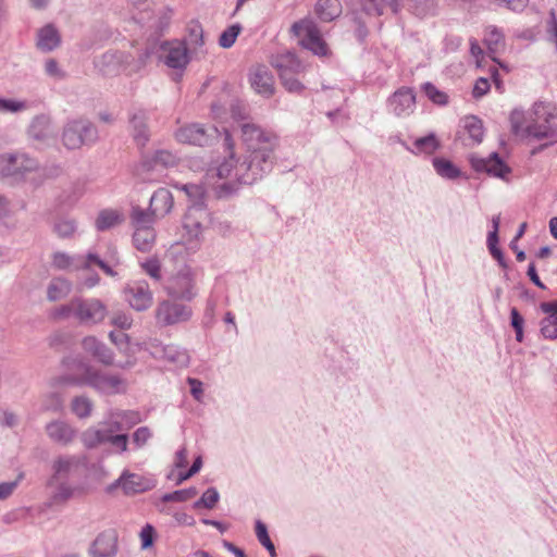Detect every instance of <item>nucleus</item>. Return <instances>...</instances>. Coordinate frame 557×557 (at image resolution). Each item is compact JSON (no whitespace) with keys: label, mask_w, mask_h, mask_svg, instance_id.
Listing matches in <instances>:
<instances>
[{"label":"nucleus","mask_w":557,"mask_h":557,"mask_svg":"<svg viewBox=\"0 0 557 557\" xmlns=\"http://www.w3.org/2000/svg\"><path fill=\"white\" fill-rule=\"evenodd\" d=\"M245 154L239 161L234 153L210 166L206 173V182L219 196L231 194L238 184H253L272 171L275 161L277 137L253 123L240 125Z\"/></svg>","instance_id":"obj_1"},{"label":"nucleus","mask_w":557,"mask_h":557,"mask_svg":"<svg viewBox=\"0 0 557 557\" xmlns=\"http://www.w3.org/2000/svg\"><path fill=\"white\" fill-rule=\"evenodd\" d=\"M51 385H87L104 395L123 394L127 389V381L122 375L106 372L89 364L85 366L81 376L55 377L51 381Z\"/></svg>","instance_id":"obj_2"},{"label":"nucleus","mask_w":557,"mask_h":557,"mask_svg":"<svg viewBox=\"0 0 557 557\" xmlns=\"http://www.w3.org/2000/svg\"><path fill=\"white\" fill-rule=\"evenodd\" d=\"M290 32L299 38L302 48L311 51L318 57H326L330 53L327 44L324 41L317 23L311 16H306L295 22Z\"/></svg>","instance_id":"obj_3"},{"label":"nucleus","mask_w":557,"mask_h":557,"mask_svg":"<svg viewBox=\"0 0 557 557\" xmlns=\"http://www.w3.org/2000/svg\"><path fill=\"white\" fill-rule=\"evenodd\" d=\"M134 227L133 245L141 252H149L156 243L154 220L152 215L139 207H135L131 214Z\"/></svg>","instance_id":"obj_4"},{"label":"nucleus","mask_w":557,"mask_h":557,"mask_svg":"<svg viewBox=\"0 0 557 557\" xmlns=\"http://www.w3.org/2000/svg\"><path fill=\"white\" fill-rule=\"evenodd\" d=\"M529 124L525 134L536 139L554 138L557 136V124L555 115L548 104L535 103L529 113Z\"/></svg>","instance_id":"obj_5"},{"label":"nucleus","mask_w":557,"mask_h":557,"mask_svg":"<svg viewBox=\"0 0 557 557\" xmlns=\"http://www.w3.org/2000/svg\"><path fill=\"white\" fill-rule=\"evenodd\" d=\"M98 139L97 127L86 119L69 121L63 128L62 143L67 149H78Z\"/></svg>","instance_id":"obj_6"},{"label":"nucleus","mask_w":557,"mask_h":557,"mask_svg":"<svg viewBox=\"0 0 557 557\" xmlns=\"http://www.w3.org/2000/svg\"><path fill=\"white\" fill-rule=\"evenodd\" d=\"M76 320L83 325H97L108 315L107 306L98 298L76 297Z\"/></svg>","instance_id":"obj_7"},{"label":"nucleus","mask_w":557,"mask_h":557,"mask_svg":"<svg viewBox=\"0 0 557 557\" xmlns=\"http://www.w3.org/2000/svg\"><path fill=\"white\" fill-rule=\"evenodd\" d=\"M191 314L189 306L169 299L160 301L156 309V320L162 326L186 322Z\"/></svg>","instance_id":"obj_8"},{"label":"nucleus","mask_w":557,"mask_h":557,"mask_svg":"<svg viewBox=\"0 0 557 557\" xmlns=\"http://www.w3.org/2000/svg\"><path fill=\"white\" fill-rule=\"evenodd\" d=\"M416 92L412 88L403 86L395 90L386 100L387 112L398 119L410 116L417 106Z\"/></svg>","instance_id":"obj_9"},{"label":"nucleus","mask_w":557,"mask_h":557,"mask_svg":"<svg viewBox=\"0 0 557 557\" xmlns=\"http://www.w3.org/2000/svg\"><path fill=\"white\" fill-rule=\"evenodd\" d=\"M470 164L475 172L486 173L490 176L508 181L511 173L510 166L498 156L497 152H492L488 157L483 158L475 153L469 158Z\"/></svg>","instance_id":"obj_10"},{"label":"nucleus","mask_w":557,"mask_h":557,"mask_svg":"<svg viewBox=\"0 0 557 557\" xmlns=\"http://www.w3.org/2000/svg\"><path fill=\"white\" fill-rule=\"evenodd\" d=\"M218 136V128L210 126L205 127L198 123H191L180 127L175 132V138L183 144L195 146H208Z\"/></svg>","instance_id":"obj_11"},{"label":"nucleus","mask_w":557,"mask_h":557,"mask_svg":"<svg viewBox=\"0 0 557 557\" xmlns=\"http://www.w3.org/2000/svg\"><path fill=\"white\" fill-rule=\"evenodd\" d=\"M124 297L129 306L136 311L149 309L153 301V294L145 280H134L124 287Z\"/></svg>","instance_id":"obj_12"},{"label":"nucleus","mask_w":557,"mask_h":557,"mask_svg":"<svg viewBox=\"0 0 557 557\" xmlns=\"http://www.w3.org/2000/svg\"><path fill=\"white\" fill-rule=\"evenodd\" d=\"M149 352L154 359L166 361L173 367L184 368L189 363L187 350L177 345H164L159 341H153L149 344Z\"/></svg>","instance_id":"obj_13"},{"label":"nucleus","mask_w":557,"mask_h":557,"mask_svg":"<svg viewBox=\"0 0 557 557\" xmlns=\"http://www.w3.org/2000/svg\"><path fill=\"white\" fill-rule=\"evenodd\" d=\"M86 462L85 456L78 455H60L55 457L51 465L52 475L49 479V486L55 482L66 480L73 475Z\"/></svg>","instance_id":"obj_14"},{"label":"nucleus","mask_w":557,"mask_h":557,"mask_svg":"<svg viewBox=\"0 0 557 557\" xmlns=\"http://www.w3.org/2000/svg\"><path fill=\"white\" fill-rule=\"evenodd\" d=\"M169 296L181 299L191 300L196 293L194 290V277L190 269L184 268L177 274L172 276L166 285Z\"/></svg>","instance_id":"obj_15"},{"label":"nucleus","mask_w":557,"mask_h":557,"mask_svg":"<svg viewBox=\"0 0 557 557\" xmlns=\"http://www.w3.org/2000/svg\"><path fill=\"white\" fill-rule=\"evenodd\" d=\"M112 486H120L124 494L134 495L153 488L156 486V481L152 478L124 470Z\"/></svg>","instance_id":"obj_16"},{"label":"nucleus","mask_w":557,"mask_h":557,"mask_svg":"<svg viewBox=\"0 0 557 557\" xmlns=\"http://www.w3.org/2000/svg\"><path fill=\"white\" fill-rule=\"evenodd\" d=\"M128 59V52L107 51L95 60V66L104 76H115L120 73L125 74V62Z\"/></svg>","instance_id":"obj_17"},{"label":"nucleus","mask_w":557,"mask_h":557,"mask_svg":"<svg viewBox=\"0 0 557 557\" xmlns=\"http://www.w3.org/2000/svg\"><path fill=\"white\" fill-rule=\"evenodd\" d=\"M117 532L113 529L106 530L98 534L94 540L89 554L91 557H116L117 546Z\"/></svg>","instance_id":"obj_18"},{"label":"nucleus","mask_w":557,"mask_h":557,"mask_svg":"<svg viewBox=\"0 0 557 557\" xmlns=\"http://www.w3.org/2000/svg\"><path fill=\"white\" fill-rule=\"evenodd\" d=\"M161 60L163 63L174 70H183L188 64L187 48L183 42H166L162 46Z\"/></svg>","instance_id":"obj_19"},{"label":"nucleus","mask_w":557,"mask_h":557,"mask_svg":"<svg viewBox=\"0 0 557 557\" xmlns=\"http://www.w3.org/2000/svg\"><path fill=\"white\" fill-rule=\"evenodd\" d=\"M48 437L61 446H69L74 442L77 430L63 420H53L46 425Z\"/></svg>","instance_id":"obj_20"},{"label":"nucleus","mask_w":557,"mask_h":557,"mask_svg":"<svg viewBox=\"0 0 557 557\" xmlns=\"http://www.w3.org/2000/svg\"><path fill=\"white\" fill-rule=\"evenodd\" d=\"M250 85L262 97L270 98L274 94V79L265 66H257L250 73Z\"/></svg>","instance_id":"obj_21"},{"label":"nucleus","mask_w":557,"mask_h":557,"mask_svg":"<svg viewBox=\"0 0 557 557\" xmlns=\"http://www.w3.org/2000/svg\"><path fill=\"white\" fill-rule=\"evenodd\" d=\"M83 349L104 366H112L114 360L113 351L95 336H86L82 341Z\"/></svg>","instance_id":"obj_22"},{"label":"nucleus","mask_w":557,"mask_h":557,"mask_svg":"<svg viewBox=\"0 0 557 557\" xmlns=\"http://www.w3.org/2000/svg\"><path fill=\"white\" fill-rule=\"evenodd\" d=\"M541 310L547 315L542 319L541 334L545 339L557 338V301L542 302L540 305Z\"/></svg>","instance_id":"obj_23"},{"label":"nucleus","mask_w":557,"mask_h":557,"mask_svg":"<svg viewBox=\"0 0 557 557\" xmlns=\"http://www.w3.org/2000/svg\"><path fill=\"white\" fill-rule=\"evenodd\" d=\"M173 207V196L170 190L165 188H159L153 193L150 199L149 214L152 219L162 218L168 214Z\"/></svg>","instance_id":"obj_24"},{"label":"nucleus","mask_w":557,"mask_h":557,"mask_svg":"<svg viewBox=\"0 0 557 557\" xmlns=\"http://www.w3.org/2000/svg\"><path fill=\"white\" fill-rule=\"evenodd\" d=\"M401 146L413 154H433L441 147V143L434 133L414 139L412 147L406 141H401Z\"/></svg>","instance_id":"obj_25"},{"label":"nucleus","mask_w":557,"mask_h":557,"mask_svg":"<svg viewBox=\"0 0 557 557\" xmlns=\"http://www.w3.org/2000/svg\"><path fill=\"white\" fill-rule=\"evenodd\" d=\"M273 65L278 74H300L305 71V65L296 54L290 51L277 54L273 60Z\"/></svg>","instance_id":"obj_26"},{"label":"nucleus","mask_w":557,"mask_h":557,"mask_svg":"<svg viewBox=\"0 0 557 557\" xmlns=\"http://www.w3.org/2000/svg\"><path fill=\"white\" fill-rule=\"evenodd\" d=\"M129 124L135 143L140 147L146 146L150 137L146 113L144 111L133 113L129 117Z\"/></svg>","instance_id":"obj_27"},{"label":"nucleus","mask_w":557,"mask_h":557,"mask_svg":"<svg viewBox=\"0 0 557 557\" xmlns=\"http://www.w3.org/2000/svg\"><path fill=\"white\" fill-rule=\"evenodd\" d=\"M207 216L203 208L190 206L184 219V228L187 231L190 238L199 239L202 233L203 225L199 218Z\"/></svg>","instance_id":"obj_28"},{"label":"nucleus","mask_w":557,"mask_h":557,"mask_svg":"<svg viewBox=\"0 0 557 557\" xmlns=\"http://www.w3.org/2000/svg\"><path fill=\"white\" fill-rule=\"evenodd\" d=\"M61 44V37L58 32V29L51 25L48 24L39 29L38 36H37V47L41 51H52L57 47H59Z\"/></svg>","instance_id":"obj_29"},{"label":"nucleus","mask_w":557,"mask_h":557,"mask_svg":"<svg viewBox=\"0 0 557 557\" xmlns=\"http://www.w3.org/2000/svg\"><path fill=\"white\" fill-rule=\"evenodd\" d=\"M71 290V281L62 276L53 277L47 285V299L51 302L62 300L69 296Z\"/></svg>","instance_id":"obj_30"},{"label":"nucleus","mask_w":557,"mask_h":557,"mask_svg":"<svg viewBox=\"0 0 557 557\" xmlns=\"http://www.w3.org/2000/svg\"><path fill=\"white\" fill-rule=\"evenodd\" d=\"M314 13L322 22H332L342 13L341 2L338 0H318Z\"/></svg>","instance_id":"obj_31"},{"label":"nucleus","mask_w":557,"mask_h":557,"mask_svg":"<svg viewBox=\"0 0 557 557\" xmlns=\"http://www.w3.org/2000/svg\"><path fill=\"white\" fill-rule=\"evenodd\" d=\"M13 170V177H26L28 174L39 171V163L25 153H14Z\"/></svg>","instance_id":"obj_32"},{"label":"nucleus","mask_w":557,"mask_h":557,"mask_svg":"<svg viewBox=\"0 0 557 557\" xmlns=\"http://www.w3.org/2000/svg\"><path fill=\"white\" fill-rule=\"evenodd\" d=\"M94 265L99 267L107 275L111 277L117 275V273L97 253L88 252L85 256L79 255L78 268H81V270H90Z\"/></svg>","instance_id":"obj_33"},{"label":"nucleus","mask_w":557,"mask_h":557,"mask_svg":"<svg viewBox=\"0 0 557 557\" xmlns=\"http://www.w3.org/2000/svg\"><path fill=\"white\" fill-rule=\"evenodd\" d=\"M53 494H52V502L54 504H63L70 500L75 496V493L78 491L75 486L70 484L66 480H61L59 482H55Z\"/></svg>","instance_id":"obj_34"},{"label":"nucleus","mask_w":557,"mask_h":557,"mask_svg":"<svg viewBox=\"0 0 557 557\" xmlns=\"http://www.w3.org/2000/svg\"><path fill=\"white\" fill-rule=\"evenodd\" d=\"M178 158L169 150H157L152 158L145 163L149 169L173 168L177 164Z\"/></svg>","instance_id":"obj_35"},{"label":"nucleus","mask_w":557,"mask_h":557,"mask_svg":"<svg viewBox=\"0 0 557 557\" xmlns=\"http://www.w3.org/2000/svg\"><path fill=\"white\" fill-rule=\"evenodd\" d=\"M362 11L370 16H380L387 8L393 12H397V8L393 5V0H361Z\"/></svg>","instance_id":"obj_36"},{"label":"nucleus","mask_w":557,"mask_h":557,"mask_svg":"<svg viewBox=\"0 0 557 557\" xmlns=\"http://www.w3.org/2000/svg\"><path fill=\"white\" fill-rule=\"evenodd\" d=\"M28 133L35 139H46L51 133L50 119L46 115H38L34 117L29 125Z\"/></svg>","instance_id":"obj_37"},{"label":"nucleus","mask_w":557,"mask_h":557,"mask_svg":"<svg viewBox=\"0 0 557 557\" xmlns=\"http://www.w3.org/2000/svg\"><path fill=\"white\" fill-rule=\"evenodd\" d=\"M432 163L435 172L443 178L456 180L461 175L460 170L447 159L434 158Z\"/></svg>","instance_id":"obj_38"},{"label":"nucleus","mask_w":557,"mask_h":557,"mask_svg":"<svg viewBox=\"0 0 557 557\" xmlns=\"http://www.w3.org/2000/svg\"><path fill=\"white\" fill-rule=\"evenodd\" d=\"M52 265L58 270H81L79 255L71 256L66 252L57 251L52 255Z\"/></svg>","instance_id":"obj_39"},{"label":"nucleus","mask_w":557,"mask_h":557,"mask_svg":"<svg viewBox=\"0 0 557 557\" xmlns=\"http://www.w3.org/2000/svg\"><path fill=\"white\" fill-rule=\"evenodd\" d=\"M463 128L467 131L469 138L472 140L473 145H478L482 143L484 132H483V123L476 116H466L463 119Z\"/></svg>","instance_id":"obj_40"},{"label":"nucleus","mask_w":557,"mask_h":557,"mask_svg":"<svg viewBox=\"0 0 557 557\" xmlns=\"http://www.w3.org/2000/svg\"><path fill=\"white\" fill-rule=\"evenodd\" d=\"M122 222V216L114 210L100 211L97 220L96 227L98 231L103 232L114 227Z\"/></svg>","instance_id":"obj_41"},{"label":"nucleus","mask_w":557,"mask_h":557,"mask_svg":"<svg viewBox=\"0 0 557 557\" xmlns=\"http://www.w3.org/2000/svg\"><path fill=\"white\" fill-rule=\"evenodd\" d=\"M92 409L94 403L86 396H76L71 401V410L79 419L90 417Z\"/></svg>","instance_id":"obj_42"},{"label":"nucleus","mask_w":557,"mask_h":557,"mask_svg":"<svg viewBox=\"0 0 557 557\" xmlns=\"http://www.w3.org/2000/svg\"><path fill=\"white\" fill-rule=\"evenodd\" d=\"M484 42L491 53H496L504 45V34L496 26L486 28Z\"/></svg>","instance_id":"obj_43"},{"label":"nucleus","mask_w":557,"mask_h":557,"mask_svg":"<svg viewBox=\"0 0 557 557\" xmlns=\"http://www.w3.org/2000/svg\"><path fill=\"white\" fill-rule=\"evenodd\" d=\"M148 58V51H143L137 57L128 53V59L125 62V74L131 76L133 74L139 73L146 66Z\"/></svg>","instance_id":"obj_44"},{"label":"nucleus","mask_w":557,"mask_h":557,"mask_svg":"<svg viewBox=\"0 0 557 557\" xmlns=\"http://www.w3.org/2000/svg\"><path fill=\"white\" fill-rule=\"evenodd\" d=\"M255 530L259 543L269 552L271 557H276L275 547L269 536L267 525L262 521L257 520Z\"/></svg>","instance_id":"obj_45"},{"label":"nucleus","mask_w":557,"mask_h":557,"mask_svg":"<svg viewBox=\"0 0 557 557\" xmlns=\"http://www.w3.org/2000/svg\"><path fill=\"white\" fill-rule=\"evenodd\" d=\"M182 190H184L187 197L193 202L191 206H197V208H203V197H205V187L199 184H184L182 185Z\"/></svg>","instance_id":"obj_46"},{"label":"nucleus","mask_w":557,"mask_h":557,"mask_svg":"<svg viewBox=\"0 0 557 557\" xmlns=\"http://www.w3.org/2000/svg\"><path fill=\"white\" fill-rule=\"evenodd\" d=\"M410 8L414 15L425 17L435 14L437 3L435 0H413Z\"/></svg>","instance_id":"obj_47"},{"label":"nucleus","mask_w":557,"mask_h":557,"mask_svg":"<svg viewBox=\"0 0 557 557\" xmlns=\"http://www.w3.org/2000/svg\"><path fill=\"white\" fill-rule=\"evenodd\" d=\"M422 90L433 103L438 106H446L448 103L447 94L437 89L432 83H424Z\"/></svg>","instance_id":"obj_48"},{"label":"nucleus","mask_w":557,"mask_h":557,"mask_svg":"<svg viewBox=\"0 0 557 557\" xmlns=\"http://www.w3.org/2000/svg\"><path fill=\"white\" fill-rule=\"evenodd\" d=\"M220 499V494L215 487H209L202 496L194 503V508H207L212 509L215 507L216 503Z\"/></svg>","instance_id":"obj_49"},{"label":"nucleus","mask_w":557,"mask_h":557,"mask_svg":"<svg viewBox=\"0 0 557 557\" xmlns=\"http://www.w3.org/2000/svg\"><path fill=\"white\" fill-rule=\"evenodd\" d=\"M240 30L242 26L239 24H233L228 26L220 35L219 45L224 49L231 48L235 44Z\"/></svg>","instance_id":"obj_50"},{"label":"nucleus","mask_w":557,"mask_h":557,"mask_svg":"<svg viewBox=\"0 0 557 557\" xmlns=\"http://www.w3.org/2000/svg\"><path fill=\"white\" fill-rule=\"evenodd\" d=\"M529 122V115L527 116L522 110L516 109L510 114L511 129L516 135L525 133V127Z\"/></svg>","instance_id":"obj_51"},{"label":"nucleus","mask_w":557,"mask_h":557,"mask_svg":"<svg viewBox=\"0 0 557 557\" xmlns=\"http://www.w3.org/2000/svg\"><path fill=\"white\" fill-rule=\"evenodd\" d=\"M198 491L195 487H189L185 490H177L172 493L164 494L162 496V500L164 503H182L191 499L194 496H196Z\"/></svg>","instance_id":"obj_52"},{"label":"nucleus","mask_w":557,"mask_h":557,"mask_svg":"<svg viewBox=\"0 0 557 557\" xmlns=\"http://www.w3.org/2000/svg\"><path fill=\"white\" fill-rule=\"evenodd\" d=\"M298 74H278L282 85L289 92L300 94L305 86L296 77Z\"/></svg>","instance_id":"obj_53"},{"label":"nucleus","mask_w":557,"mask_h":557,"mask_svg":"<svg viewBox=\"0 0 557 557\" xmlns=\"http://www.w3.org/2000/svg\"><path fill=\"white\" fill-rule=\"evenodd\" d=\"M62 397L57 392H50L42 396L41 407L46 411H59L62 407Z\"/></svg>","instance_id":"obj_54"},{"label":"nucleus","mask_w":557,"mask_h":557,"mask_svg":"<svg viewBox=\"0 0 557 557\" xmlns=\"http://www.w3.org/2000/svg\"><path fill=\"white\" fill-rule=\"evenodd\" d=\"M99 436L100 429L89 428L82 433L81 441L86 448L92 449L101 444Z\"/></svg>","instance_id":"obj_55"},{"label":"nucleus","mask_w":557,"mask_h":557,"mask_svg":"<svg viewBox=\"0 0 557 557\" xmlns=\"http://www.w3.org/2000/svg\"><path fill=\"white\" fill-rule=\"evenodd\" d=\"M53 231L60 238H69L75 233L76 224L72 220H61L54 224Z\"/></svg>","instance_id":"obj_56"},{"label":"nucleus","mask_w":557,"mask_h":557,"mask_svg":"<svg viewBox=\"0 0 557 557\" xmlns=\"http://www.w3.org/2000/svg\"><path fill=\"white\" fill-rule=\"evenodd\" d=\"M143 270L147 275H149L154 281H160L162 277L161 274V264L157 258H150L140 263Z\"/></svg>","instance_id":"obj_57"},{"label":"nucleus","mask_w":557,"mask_h":557,"mask_svg":"<svg viewBox=\"0 0 557 557\" xmlns=\"http://www.w3.org/2000/svg\"><path fill=\"white\" fill-rule=\"evenodd\" d=\"M27 109L25 101L4 99L0 97V111L16 113Z\"/></svg>","instance_id":"obj_58"},{"label":"nucleus","mask_w":557,"mask_h":557,"mask_svg":"<svg viewBox=\"0 0 557 557\" xmlns=\"http://www.w3.org/2000/svg\"><path fill=\"white\" fill-rule=\"evenodd\" d=\"M24 478V474L21 472L13 481L8 482H1L0 483V499H7L9 496L13 494L22 479Z\"/></svg>","instance_id":"obj_59"},{"label":"nucleus","mask_w":557,"mask_h":557,"mask_svg":"<svg viewBox=\"0 0 557 557\" xmlns=\"http://www.w3.org/2000/svg\"><path fill=\"white\" fill-rule=\"evenodd\" d=\"M111 323L121 330H128L132 326L133 319L128 313L117 311L112 315Z\"/></svg>","instance_id":"obj_60"},{"label":"nucleus","mask_w":557,"mask_h":557,"mask_svg":"<svg viewBox=\"0 0 557 557\" xmlns=\"http://www.w3.org/2000/svg\"><path fill=\"white\" fill-rule=\"evenodd\" d=\"M152 433L149 428L140 426L133 433V443L137 448H141L151 438Z\"/></svg>","instance_id":"obj_61"},{"label":"nucleus","mask_w":557,"mask_h":557,"mask_svg":"<svg viewBox=\"0 0 557 557\" xmlns=\"http://www.w3.org/2000/svg\"><path fill=\"white\" fill-rule=\"evenodd\" d=\"M75 304H76V297L71 299L67 304L62 305L61 307L57 308L54 311V317L62 318V319L73 317L75 319L76 318Z\"/></svg>","instance_id":"obj_62"},{"label":"nucleus","mask_w":557,"mask_h":557,"mask_svg":"<svg viewBox=\"0 0 557 557\" xmlns=\"http://www.w3.org/2000/svg\"><path fill=\"white\" fill-rule=\"evenodd\" d=\"M13 175V154H0V177Z\"/></svg>","instance_id":"obj_63"},{"label":"nucleus","mask_w":557,"mask_h":557,"mask_svg":"<svg viewBox=\"0 0 557 557\" xmlns=\"http://www.w3.org/2000/svg\"><path fill=\"white\" fill-rule=\"evenodd\" d=\"M45 72L50 77L61 79L64 77V73L59 67L58 62L54 59H48L45 63Z\"/></svg>","instance_id":"obj_64"}]
</instances>
